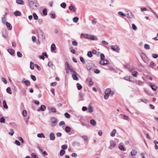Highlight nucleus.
<instances>
[{
	"label": "nucleus",
	"mask_w": 158,
	"mask_h": 158,
	"mask_svg": "<svg viewBox=\"0 0 158 158\" xmlns=\"http://www.w3.org/2000/svg\"><path fill=\"white\" fill-rule=\"evenodd\" d=\"M71 73H72V77L74 80H79L77 76V73L74 70Z\"/></svg>",
	"instance_id": "obj_5"
},
{
	"label": "nucleus",
	"mask_w": 158,
	"mask_h": 158,
	"mask_svg": "<svg viewBox=\"0 0 158 158\" xmlns=\"http://www.w3.org/2000/svg\"><path fill=\"white\" fill-rule=\"evenodd\" d=\"M77 88L78 90H80L82 89V86L80 84L77 83Z\"/></svg>",
	"instance_id": "obj_34"
},
{
	"label": "nucleus",
	"mask_w": 158,
	"mask_h": 158,
	"mask_svg": "<svg viewBox=\"0 0 158 158\" xmlns=\"http://www.w3.org/2000/svg\"><path fill=\"white\" fill-rule=\"evenodd\" d=\"M43 14L45 15H47V9L46 8H44L43 10Z\"/></svg>",
	"instance_id": "obj_44"
},
{
	"label": "nucleus",
	"mask_w": 158,
	"mask_h": 158,
	"mask_svg": "<svg viewBox=\"0 0 158 158\" xmlns=\"http://www.w3.org/2000/svg\"><path fill=\"white\" fill-rule=\"evenodd\" d=\"M40 109L43 111H45L46 109V107L45 105H42L40 107Z\"/></svg>",
	"instance_id": "obj_26"
},
{
	"label": "nucleus",
	"mask_w": 158,
	"mask_h": 158,
	"mask_svg": "<svg viewBox=\"0 0 158 158\" xmlns=\"http://www.w3.org/2000/svg\"><path fill=\"white\" fill-rule=\"evenodd\" d=\"M116 132V130L114 129L113 131L110 133V135L112 137H114L115 135V134Z\"/></svg>",
	"instance_id": "obj_20"
},
{
	"label": "nucleus",
	"mask_w": 158,
	"mask_h": 158,
	"mask_svg": "<svg viewBox=\"0 0 158 158\" xmlns=\"http://www.w3.org/2000/svg\"><path fill=\"white\" fill-rule=\"evenodd\" d=\"M92 78H90V80L89 81V85L91 86L93 85V84H94V82L92 81Z\"/></svg>",
	"instance_id": "obj_62"
},
{
	"label": "nucleus",
	"mask_w": 158,
	"mask_h": 158,
	"mask_svg": "<svg viewBox=\"0 0 158 158\" xmlns=\"http://www.w3.org/2000/svg\"><path fill=\"white\" fill-rule=\"evenodd\" d=\"M150 87L153 91H156L157 88V87L155 85L152 84L150 85Z\"/></svg>",
	"instance_id": "obj_21"
},
{
	"label": "nucleus",
	"mask_w": 158,
	"mask_h": 158,
	"mask_svg": "<svg viewBox=\"0 0 158 158\" xmlns=\"http://www.w3.org/2000/svg\"><path fill=\"white\" fill-rule=\"evenodd\" d=\"M6 91L7 93H8L10 94H12V92H11V89L10 87H8L6 89Z\"/></svg>",
	"instance_id": "obj_36"
},
{
	"label": "nucleus",
	"mask_w": 158,
	"mask_h": 158,
	"mask_svg": "<svg viewBox=\"0 0 158 158\" xmlns=\"http://www.w3.org/2000/svg\"><path fill=\"white\" fill-rule=\"evenodd\" d=\"M14 132L13 130L11 129H10V132L9 133V134L10 135H12L14 134Z\"/></svg>",
	"instance_id": "obj_46"
},
{
	"label": "nucleus",
	"mask_w": 158,
	"mask_h": 158,
	"mask_svg": "<svg viewBox=\"0 0 158 158\" xmlns=\"http://www.w3.org/2000/svg\"><path fill=\"white\" fill-rule=\"evenodd\" d=\"M71 128L69 126H67L65 128V131L66 132L68 133L70 131Z\"/></svg>",
	"instance_id": "obj_25"
},
{
	"label": "nucleus",
	"mask_w": 158,
	"mask_h": 158,
	"mask_svg": "<svg viewBox=\"0 0 158 158\" xmlns=\"http://www.w3.org/2000/svg\"><path fill=\"white\" fill-rule=\"evenodd\" d=\"M22 114L24 116H27V111L26 110H23V111Z\"/></svg>",
	"instance_id": "obj_64"
},
{
	"label": "nucleus",
	"mask_w": 158,
	"mask_h": 158,
	"mask_svg": "<svg viewBox=\"0 0 158 158\" xmlns=\"http://www.w3.org/2000/svg\"><path fill=\"white\" fill-rule=\"evenodd\" d=\"M132 28L135 30H136L137 29V27L134 24H132Z\"/></svg>",
	"instance_id": "obj_59"
},
{
	"label": "nucleus",
	"mask_w": 158,
	"mask_h": 158,
	"mask_svg": "<svg viewBox=\"0 0 158 158\" xmlns=\"http://www.w3.org/2000/svg\"><path fill=\"white\" fill-rule=\"evenodd\" d=\"M119 149L121 150H122L123 151H125L126 149L124 148V146L123 145H121L119 146Z\"/></svg>",
	"instance_id": "obj_39"
},
{
	"label": "nucleus",
	"mask_w": 158,
	"mask_h": 158,
	"mask_svg": "<svg viewBox=\"0 0 158 158\" xmlns=\"http://www.w3.org/2000/svg\"><path fill=\"white\" fill-rule=\"evenodd\" d=\"M141 56L143 59V60L146 62V61H145V55L143 53H141Z\"/></svg>",
	"instance_id": "obj_29"
},
{
	"label": "nucleus",
	"mask_w": 158,
	"mask_h": 158,
	"mask_svg": "<svg viewBox=\"0 0 158 158\" xmlns=\"http://www.w3.org/2000/svg\"><path fill=\"white\" fill-rule=\"evenodd\" d=\"M8 52L10 53L11 55H12L14 54L15 53V51L14 50H12L11 49H9L7 50Z\"/></svg>",
	"instance_id": "obj_23"
},
{
	"label": "nucleus",
	"mask_w": 158,
	"mask_h": 158,
	"mask_svg": "<svg viewBox=\"0 0 158 158\" xmlns=\"http://www.w3.org/2000/svg\"><path fill=\"white\" fill-rule=\"evenodd\" d=\"M28 3L30 7L33 10L36 9L38 5L36 0H28Z\"/></svg>",
	"instance_id": "obj_1"
},
{
	"label": "nucleus",
	"mask_w": 158,
	"mask_h": 158,
	"mask_svg": "<svg viewBox=\"0 0 158 158\" xmlns=\"http://www.w3.org/2000/svg\"><path fill=\"white\" fill-rule=\"evenodd\" d=\"M56 48L55 45L54 44H52L51 45V51H54Z\"/></svg>",
	"instance_id": "obj_27"
},
{
	"label": "nucleus",
	"mask_w": 158,
	"mask_h": 158,
	"mask_svg": "<svg viewBox=\"0 0 158 158\" xmlns=\"http://www.w3.org/2000/svg\"><path fill=\"white\" fill-rule=\"evenodd\" d=\"M56 125V120L54 119H52V122L51 125L52 126H55Z\"/></svg>",
	"instance_id": "obj_13"
},
{
	"label": "nucleus",
	"mask_w": 158,
	"mask_h": 158,
	"mask_svg": "<svg viewBox=\"0 0 158 158\" xmlns=\"http://www.w3.org/2000/svg\"><path fill=\"white\" fill-rule=\"evenodd\" d=\"M48 65L49 67L50 68H52L53 66V64L50 62H49L48 63Z\"/></svg>",
	"instance_id": "obj_63"
},
{
	"label": "nucleus",
	"mask_w": 158,
	"mask_h": 158,
	"mask_svg": "<svg viewBox=\"0 0 158 158\" xmlns=\"http://www.w3.org/2000/svg\"><path fill=\"white\" fill-rule=\"evenodd\" d=\"M89 40H98V38L94 35H89Z\"/></svg>",
	"instance_id": "obj_10"
},
{
	"label": "nucleus",
	"mask_w": 158,
	"mask_h": 158,
	"mask_svg": "<svg viewBox=\"0 0 158 158\" xmlns=\"http://www.w3.org/2000/svg\"><path fill=\"white\" fill-rule=\"evenodd\" d=\"M87 55L89 57H91L93 56L92 53L90 51L88 52Z\"/></svg>",
	"instance_id": "obj_38"
},
{
	"label": "nucleus",
	"mask_w": 158,
	"mask_h": 158,
	"mask_svg": "<svg viewBox=\"0 0 158 158\" xmlns=\"http://www.w3.org/2000/svg\"><path fill=\"white\" fill-rule=\"evenodd\" d=\"M15 143L18 146H19L20 145V143L19 141L18 140H15Z\"/></svg>",
	"instance_id": "obj_61"
},
{
	"label": "nucleus",
	"mask_w": 158,
	"mask_h": 158,
	"mask_svg": "<svg viewBox=\"0 0 158 158\" xmlns=\"http://www.w3.org/2000/svg\"><path fill=\"white\" fill-rule=\"evenodd\" d=\"M3 107L6 109L8 108V106L7 105L6 102L5 100H4L3 102Z\"/></svg>",
	"instance_id": "obj_30"
},
{
	"label": "nucleus",
	"mask_w": 158,
	"mask_h": 158,
	"mask_svg": "<svg viewBox=\"0 0 158 158\" xmlns=\"http://www.w3.org/2000/svg\"><path fill=\"white\" fill-rule=\"evenodd\" d=\"M110 146L113 148H114L116 145L115 143L113 142V141H110Z\"/></svg>",
	"instance_id": "obj_40"
},
{
	"label": "nucleus",
	"mask_w": 158,
	"mask_h": 158,
	"mask_svg": "<svg viewBox=\"0 0 158 158\" xmlns=\"http://www.w3.org/2000/svg\"><path fill=\"white\" fill-rule=\"evenodd\" d=\"M14 14L15 15L17 16H20L21 15V13L18 11H16L14 12Z\"/></svg>",
	"instance_id": "obj_24"
},
{
	"label": "nucleus",
	"mask_w": 158,
	"mask_h": 158,
	"mask_svg": "<svg viewBox=\"0 0 158 158\" xmlns=\"http://www.w3.org/2000/svg\"><path fill=\"white\" fill-rule=\"evenodd\" d=\"M17 56L18 57H21L22 56V54L19 51L17 52Z\"/></svg>",
	"instance_id": "obj_49"
},
{
	"label": "nucleus",
	"mask_w": 158,
	"mask_h": 158,
	"mask_svg": "<svg viewBox=\"0 0 158 158\" xmlns=\"http://www.w3.org/2000/svg\"><path fill=\"white\" fill-rule=\"evenodd\" d=\"M16 2L18 4L20 5H23L24 4V2L23 0H16Z\"/></svg>",
	"instance_id": "obj_19"
},
{
	"label": "nucleus",
	"mask_w": 158,
	"mask_h": 158,
	"mask_svg": "<svg viewBox=\"0 0 158 158\" xmlns=\"http://www.w3.org/2000/svg\"><path fill=\"white\" fill-rule=\"evenodd\" d=\"M50 139L51 140H54L55 139V136L54 133L51 132L49 134Z\"/></svg>",
	"instance_id": "obj_9"
},
{
	"label": "nucleus",
	"mask_w": 158,
	"mask_h": 158,
	"mask_svg": "<svg viewBox=\"0 0 158 158\" xmlns=\"http://www.w3.org/2000/svg\"><path fill=\"white\" fill-rule=\"evenodd\" d=\"M118 14L123 17H125L126 16V15L121 11H119L118 12Z\"/></svg>",
	"instance_id": "obj_52"
},
{
	"label": "nucleus",
	"mask_w": 158,
	"mask_h": 158,
	"mask_svg": "<svg viewBox=\"0 0 158 158\" xmlns=\"http://www.w3.org/2000/svg\"><path fill=\"white\" fill-rule=\"evenodd\" d=\"M109 63V61L107 60H101L99 61V63L102 65H105L108 64Z\"/></svg>",
	"instance_id": "obj_7"
},
{
	"label": "nucleus",
	"mask_w": 158,
	"mask_h": 158,
	"mask_svg": "<svg viewBox=\"0 0 158 158\" xmlns=\"http://www.w3.org/2000/svg\"><path fill=\"white\" fill-rule=\"evenodd\" d=\"M39 37H41L42 39H45L44 34L42 31L40 30L37 32Z\"/></svg>",
	"instance_id": "obj_6"
},
{
	"label": "nucleus",
	"mask_w": 158,
	"mask_h": 158,
	"mask_svg": "<svg viewBox=\"0 0 158 158\" xmlns=\"http://www.w3.org/2000/svg\"><path fill=\"white\" fill-rule=\"evenodd\" d=\"M33 15L35 20H37L38 19V16L35 13H34L33 14Z\"/></svg>",
	"instance_id": "obj_32"
},
{
	"label": "nucleus",
	"mask_w": 158,
	"mask_h": 158,
	"mask_svg": "<svg viewBox=\"0 0 158 158\" xmlns=\"http://www.w3.org/2000/svg\"><path fill=\"white\" fill-rule=\"evenodd\" d=\"M133 17V15L131 11L128 12L127 14V17L129 19H131Z\"/></svg>",
	"instance_id": "obj_12"
},
{
	"label": "nucleus",
	"mask_w": 158,
	"mask_h": 158,
	"mask_svg": "<svg viewBox=\"0 0 158 158\" xmlns=\"http://www.w3.org/2000/svg\"><path fill=\"white\" fill-rule=\"evenodd\" d=\"M60 6L63 8H65L66 7V4L65 2H63L60 4Z\"/></svg>",
	"instance_id": "obj_37"
},
{
	"label": "nucleus",
	"mask_w": 158,
	"mask_h": 158,
	"mask_svg": "<svg viewBox=\"0 0 158 158\" xmlns=\"http://www.w3.org/2000/svg\"><path fill=\"white\" fill-rule=\"evenodd\" d=\"M50 15H51V18L54 19L55 18V15L54 14L51 13L50 14Z\"/></svg>",
	"instance_id": "obj_60"
},
{
	"label": "nucleus",
	"mask_w": 158,
	"mask_h": 158,
	"mask_svg": "<svg viewBox=\"0 0 158 158\" xmlns=\"http://www.w3.org/2000/svg\"><path fill=\"white\" fill-rule=\"evenodd\" d=\"M48 109L49 110L51 111L52 112L55 113L56 111V108L53 107L48 108Z\"/></svg>",
	"instance_id": "obj_17"
},
{
	"label": "nucleus",
	"mask_w": 158,
	"mask_h": 158,
	"mask_svg": "<svg viewBox=\"0 0 158 158\" xmlns=\"http://www.w3.org/2000/svg\"><path fill=\"white\" fill-rule=\"evenodd\" d=\"M101 60H105V56L104 55L103 53H101L100 56Z\"/></svg>",
	"instance_id": "obj_50"
},
{
	"label": "nucleus",
	"mask_w": 158,
	"mask_h": 158,
	"mask_svg": "<svg viewBox=\"0 0 158 158\" xmlns=\"http://www.w3.org/2000/svg\"><path fill=\"white\" fill-rule=\"evenodd\" d=\"M80 60H81V61L83 64H85V61L84 59V58H83V57H80Z\"/></svg>",
	"instance_id": "obj_57"
},
{
	"label": "nucleus",
	"mask_w": 158,
	"mask_h": 158,
	"mask_svg": "<svg viewBox=\"0 0 158 158\" xmlns=\"http://www.w3.org/2000/svg\"><path fill=\"white\" fill-rule=\"evenodd\" d=\"M131 153L132 156H135L136 155L137 152L135 150H132L131 151Z\"/></svg>",
	"instance_id": "obj_16"
},
{
	"label": "nucleus",
	"mask_w": 158,
	"mask_h": 158,
	"mask_svg": "<svg viewBox=\"0 0 158 158\" xmlns=\"http://www.w3.org/2000/svg\"><path fill=\"white\" fill-rule=\"evenodd\" d=\"M22 82L24 83L25 85L27 86H29L31 85L30 82L28 80L22 81Z\"/></svg>",
	"instance_id": "obj_11"
},
{
	"label": "nucleus",
	"mask_w": 158,
	"mask_h": 158,
	"mask_svg": "<svg viewBox=\"0 0 158 158\" xmlns=\"http://www.w3.org/2000/svg\"><path fill=\"white\" fill-rule=\"evenodd\" d=\"M111 93V95H112L114 93L113 92H111L110 89L109 88L107 89L105 92V94L104 96V98L105 99H107L109 97V94Z\"/></svg>",
	"instance_id": "obj_2"
},
{
	"label": "nucleus",
	"mask_w": 158,
	"mask_h": 158,
	"mask_svg": "<svg viewBox=\"0 0 158 158\" xmlns=\"http://www.w3.org/2000/svg\"><path fill=\"white\" fill-rule=\"evenodd\" d=\"M110 48L113 51H115L117 53L119 52L120 50L119 46L118 45L111 46Z\"/></svg>",
	"instance_id": "obj_3"
},
{
	"label": "nucleus",
	"mask_w": 158,
	"mask_h": 158,
	"mask_svg": "<svg viewBox=\"0 0 158 158\" xmlns=\"http://www.w3.org/2000/svg\"><path fill=\"white\" fill-rule=\"evenodd\" d=\"M152 57L154 58H157L158 57V55L156 54H152Z\"/></svg>",
	"instance_id": "obj_56"
},
{
	"label": "nucleus",
	"mask_w": 158,
	"mask_h": 158,
	"mask_svg": "<svg viewBox=\"0 0 158 158\" xmlns=\"http://www.w3.org/2000/svg\"><path fill=\"white\" fill-rule=\"evenodd\" d=\"M124 79L127 81H128L133 82L137 83V81H132L130 80V77L127 76L125 77H123Z\"/></svg>",
	"instance_id": "obj_18"
},
{
	"label": "nucleus",
	"mask_w": 158,
	"mask_h": 158,
	"mask_svg": "<svg viewBox=\"0 0 158 158\" xmlns=\"http://www.w3.org/2000/svg\"><path fill=\"white\" fill-rule=\"evenodd\" d=\"M37 136L39 138H45V136L43 133H39L37 135Z\"/></svg>",
	"instance_id": "obj_28"
},
{
	"label": "nucleus",
	"mask_w": 158,
	"mask_h": 158,
	"mask_svg": "<svg viewBox=\"0 0 158 158\" xmlns=\"http://www.w3.org/2000/svg\"><path fill=\"white\" fill-rule=\"evenodd\" d=\"M90 123L92 125L94 126H95L96 125V122L94 119H91L90 121Z\"/></svg>",
	"instance_id": "obj_22"
},
{
	"label": "nucleus",
	"mask_w": 158,
	"mask_h": 158,
	"mask_svg": "<svg viewBox=\"0 0 158 158\" xmlns=\"http://www.w3.org/2000/svg\"><path fill=\"white\" fill-rule=\"evenodd\" d=\"M143 82H142V81H138V84L139 85V86L143 85Z\"/></svg>",
	"instance_id": "obj_58"
},
{
	"label": "nucleus",
	"mask_w": 158,
	"mask_h": 158,
	"mask_svg": "<svg viewBox=\"0 0 158 158\" xmlns=\"http://www.w3.org/2000/svg\"><path fill=\"white\" fill-rule=\"evenodd\" d=\"M34 63L32 62H31L30 63V68L31 69H34Z\"/></svg>",
	"instance_id": "obj_35"
},
{
	"label": "nucleus",
	"mask_w": 158,
	"mask_h": 158,
	"mask_svg": "<svg viewBox=\"0 0 158 158\" xmlns=\"http://www.w3.org/2000/svg\"><path fill=\"white\" fill-rule=\"evenodd\" d=\"M65 68L66 71V73L67 74L69 73V71H70L71 73L74 71V70L73 69H71L69 66H66Z\"/></svg>",
	"instance_id": "obj_8"
},
{
	"label": "nucleus",
	"mask_w": 158,
	"mask_h": 158,
	"mask_svg": "<svg viewBox=\"0 0 158 158\" xmlns=\"http://www.w3.org/2000/svg\"><path fill=\"white\" fill-rule=\"evenodd\" d=\"M72 44L74 46H76L77 45V43L76 41H73L72 42Z\"/></svg>",
	"instance_id": "obj_54"
},
{
	"label": "nucleus",
	"mask_w": 158,
	"mask_h": 158,
	"mask_svg": "<svg viewBox=\"0 0 158 158\" xmlns=\"http://www.w3.org/2000/svg\"><path fill=\"white\" fill-rule=\"evenodd\" d=\"M81 137L83 138L84 141L85 142H86L88 140V137L86 136H81Z\"/></svg>",
	"instance_id": "obj_41"
},
{
	"label": "nucleus",
	"mask_w": 158,
	"mask_h": 158,
	"mask_svg": "<svg viewBox=\"0 0 158 158\" xmlns=\"http://www.w3.org/2000/svg\"><path fill=\"white\" fill-rule=\"evenodd\" d=\"M31 78L34 81H35L36 80V78L35 76L32 75H31Z\"/></svg>",
	"instance_id": "obj_53"
},
{
	"label": "nucleus",
	"mask_w": 158,
	"mask_h": 158,
	"mask_svg": "<svg viewBox=\"0 0 158 158\" xmlns=\"http://www.w3.org/2000/svg\"><path fill=\"white\" fill-rule=\"evenodd\" d=\"M0 122L3 123H5V119L4 117H2L0 118Z\"/></svg>",
	"instance_id": "obj_43"
},
{
	"label": "nucleus",
	"mask_w": 158,
	"mask_h": 158,
	"mask_svg": "<svg viewBox=\"0 0 158 158\" xmlns=\"http://www.w3.org/2000/svg\"><path fill=\"white\" fill-rule=\"evenodd\" d=\"M65 151L63 150V149H62L60 150V155L61 156H63L64 153H65Z\"/></svg>",
	"instance_id": "obj_42"
},
{
	"label": "nucleus",
	"mask_w": 158,
	"mask_h": 158,
	"mask_svg": "<svg viewBox=\"0 0 158 158\" xmlns=\"http://www.w3.org/2000/svg\"><path fill=\"white\" fill-rule=\"evenodd\" d=\"M138 73V72L137 71H135L132 73V75L135 77L137 76V74Z\"/></svg>",
	"instance_id": "obj_51"
},
{
	"label": "nucleus",
	"mask_w": 158,
	"mask_h": 158,
	"mask_svg": "<svg viewBox=\"0 0 158 158\" xmlns=\"http://www.w3.org/2000/svg\"><path fill=\"white\" fill-rule=\"evenodd\" d=\"M144 48L146 49H149L150 48V46L147 44H145L144 46Z\"/></svg>",
	"instance_id": "obj_45"
},
{
	"label": "nucleus",
	"mask_w": 158,
	"mask_h": 158,
	"mask_svg": "<svg viewBox=\"0 0 158 158\" xmlns=\"http://www.w3.org/2000/svg\"><path fill=\"white\" fill-rule=\"evenodd\" d=\"M65 116L67 118H69L70 117V115L67 112H66L64 114Z\"/></svg>",
	"instance_id": "obj_48"
},
{
	"label": "nucleus",
	"mask_w": 158,
	"mask_h": 158,
	"mask_svg": "<svg viewBox=\"0 0 158 158\" xmlns=\"http://www.w3.org/2000/svg\"><path fill=\"white\" fill-rule=\"evenodd\" d=\"M31 156L32 158H38L36 155L34 153H31Z\"/></svg>",
	"instance_id": "obj_47"
},
{
	"label": "nucleus",
	"mask_w": 158,
	"mask_h": 158,
	"mask_svg": "<svg viewBox=\"0 0 158 158\" xmlns=\"http://www.w3.org/2000/svg\"><path fill=\"white\" fill-rule=\"evenodd\" d=\"M79 20V18L77 17H74L73 18V21L75 23H77Z\"/></svg>",
	"instance_id": "obj_31"
},
{
	"label": "nucleus",
	"mask_w": 158,
	"mask_h": 158,
	"mask_svg": "<svg viewBox=\"0 0 158 158\" xmlns=\"http://www.w3.org/2000/svg\"><path fill=\"white\" fill-rule=\"evenodd\" d=\"M81 35L82 37L85 39H89V35L86 34L82 33Z\"/></svg>",
	"instance_id": "obj_15"
},
{
	"label": "nucleus",
	"mask_w": 158,
	"mask_h": 158,
	"mask_svg": "<svg viewBox=\"0 0 158 158\" xmlns=\"http://www.w3.org/2000/svg\"><path fill=\"white\" fill-rule=\"evenodd\" d=\"M88 112L89 113H91L93 112V110H92L93 107L91 106H88Z\"/></svg>",
	"instance_id": "obj_33"
},
{
	"label": "nucleus",
	"mask_w": 158,
	"mask_h": 158,
	"mask_svg": "<svg viewBox=\"0 0 158 158\" xmlns=\"http://www.w3.org/2000/svg\"><path fill=\"white\" fill-rule=\"evenodd\" d=\"M6 24L8 29L9 30H11L12 28V26L11 24L7 22H6Z\"/></svg>",
	"instance_id": "obj_14"
},
{
	"label": "nucleus",
	"mask_w": 158,
	"mask_h": 158,
	"mask_svg": "<svg viewBox=\"0 0 158 158\" xmlns=\"http://www.w3.org/2000/svg\"><path fill=\"white\" fill-rule=\"evenodd\" d=\"M86 67L89 71L91 72L90 70L95 67V65L92 63H89L86 65Z\"/></svg>",
	"instance_id": "obj_4"
},
{
	"label": "nucleus",
	"mask_w": 158,
	"mask_h": 158,
	"mask_svg": "<svg viewBox=\"0 0 158 158\" xmlns=\"http://www.w3.org/2000/svg\"><path fill=\"white\" fill-rule=\"evenodd\" d=\"M61 148L63 149H66L67 148V145L66 144L63 145L61 146Z\"/></svg>",
	"instance_id": "obj_55"
}]
</instances>
